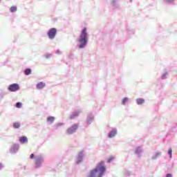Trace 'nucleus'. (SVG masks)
Instances as JSON below:
<instances>
[{
  "label": "nucleus",
  "mask_w": 177,
  "mask_h": 177,
  "mask_svg": "<svg viewBox=\"0 0 177 177\" xmlns=\"http://www.w3.org/2000/svg\"><path fill=\"white\" fill-rule=\"evenodd\" d=\"M106 172V166H104V162H100L97 165L96 168L90 171L87 177H102Z\"/></svg>",
  "instance_id": "obj_1"
},
{
  "label": "nucleus",
  "mask_w": 177,
  "mask_h": 177,
  "mask_svg": "<svg viewBox=\"0 0 177 177\" xmlns=\"http://www.w3.org/2000/svg\"><path fill=\"white\" fill-rule=\"evenodd\" d=\"M78 42L80 44L79 46L80 49H82L86 46L88 44V34L86 33V28H84L81 32Z\"/></svg>",
  "instance_id": "obj_2"
},
{
  "label": "nucleus",
  "mask_w": 177,
  "mask_h": 177,
  "mask_svg": "<svg viewBox=\"0 0 177 177\" xmlns=\"http://www.w3.org/2000/svg\"><path fill=\"white\" fill-rule=\"evenodd\" d=\"M8 91H10V92H17V91H19V89H20V86H19L18 84H10L8 88Z\"/></svg>",
  "instance_id": "obj_3"
},
{
  "label": "nucleus",
  "mask_w": 177,
  "mask_h": 177,
  "mask_svg": "<svg viewBox=\"0 0 177 177\" xmlns=\"http://www.w3.org/2000/svg\"><path fill=\"white\" fill-rule=\"evenodd\" d=\"M57 32V30H56V28H50L48 32V38L50 39H53V38L56 37Z\"/></svg>",
  "instance_id": "obj_4"
},
{
  "label": "nucleus",
  "mask_w": 177,
  "mask_h": 177,
  "mask_svg": "<svg viewBox=\"0 0 177 177\" xmlns=\"http://www.w3.org/2000/svg\"><path fill=\"white\" fill-rule=\"evenodd\" d=\"M78 129V125L77 124H73L71 127L68 128L66 131V133L68 135H71L75 132V130Z\"/></svg>",
  "instance_id": "obj_5"
},
{
  "label": "nucleus",
  "mask_w": 177,
  "mask_h": 177,
  "mask_svg": "<svg viewBox=\"0 0 177 177\" xmlns=\"http://www.w3.org/2000/svg\"><path fill=\"white\" fill-rule=\"evenodd\" d=\"M42 161H44V160L41 157L37 158L35 159V165L37 168H38V167H41V164L42 163Z\"/></svg>",
  "instance_id": "obj_6"
},
{
  "label": "nucleus",
  "mask_w": 177,
  "mask_h": 177,
  "mask_svg": "<svg viewBox=\"0 0 177 177\" xmlns=\"http://www.w3.org/2000/svg\"><path fill=\"white\" fill-rule=\"evenodd\" d=\"M117 135V130L113 129L109 134V138H114Z\"/></svg>",
  "instance_id": "obj_7"
},
{
  "label": "nucleus",
  "mask_w": 177,
  "mask_h": 177,
  "mask_svg": "<svg viewBox=\"0 0 177 177\" xmlns=\"http://www.w3.org/2000/svg\"><path fill=\"white\" fill-rule=\"evenodd\" d=\"M20 143H27L28 142V139L26 136H22L19 138Z\"/></svg>",
  "instance_id": "obj_8"
},
{
  "label": "nucleus",
  "mask_w": 177,
  "mask_h": 177,
  "mask_svg": "<svg viewBox=\"0 0 177 177\" xmlns=\"http://www.w3.org/2000/svg\"><path fill=\"white\" fill-rule=\"evenodd\" d=\"M44 86H45V84L42 82H40L37 84V89H42V88H44Z\"/></svg>",
  "instance_id": "obj_9"
},
{
  "label": "nucleus",
  "mask_w": 177,
  "mask_h": 177,
  "mask_svg": "<svg viewBox=\"0 0 177 177\" xmlns=\"http://www.w3.org/2000/svg\"><path fill=\"white\" fill-rule=\"evenodd\" d=\"M54 121H55V117L50 116L47 118V122H48V124H52Z\"/></svg>",
  "instance_id": "obj_10"
},
{
  "label": "nucleus",
  "mask_w": 177,
  "mask_h": 177,
  "mask_svg": "<svg viewBox=\"0 0 177 177\" xmlns=\"http://www.w3.org/2000/svg\"><path fill=\"white\" fill-rule=\"evenodd\" d=\"M137 104H143L145 103V100L143 98H138L136 100Z\"/></svg>",
  "instance_id": "obj_11"
},
{
  "label": "nucleus",
  "mask_w": 177,
  "mask_h": 177,
  "mask_svg": "<svg viewBox=\"0 0 177 177\" xmlns=\"http://www.w3.org/2000/svg\"><path fill=\"white\" fill-rule=\"evenodd\" d=\"M80 115V113L78 112H75L73 114H72L71 116H70V119L71 120H74V118L75 117H78V115Z\"/></svg>",
  "instance_id": "obj_12"
},
{
  "label": "nucleus",
  "mask_w": 177,
  "mask_h": 177,
  "mask_svg": "<svg viewBox=\"0 0 177 177\" xmlns=\"http://www.w3.org/2000/svg\"><path fill=\"white\" fill-rule=\"evenodd\" d=\"M24 74L26 75H30V74H31V69L30 68H26L24 71Z\"/></svg>",
  "instance_id": "obj_13"
},
{
  "label": "nucleus",
  "mask_w": 177,
  "mask_h": 177,
  "mask_svg": "<svg viewBox=\"0 0 177 177\" xmlns=\"http://www.w3.org/2000/svg\"><path fill=\"white\" fill-rule=\"evenodd\" d=\"M10 10L12 13H13V12H16L17 10V7L16 6H12L10 8Z\"/></svg>",
  "instance_id": "obj_14"
},
{
  "label": "nucleus",
  "mask_w": 177,
  "mask_h": 177,
  "mask_svg": "<svg viewBox=\"0 0 177 177\" xmlns=\"http://www.w3.org/2000/svg\"><path fill=\"white\" fill-rule=\"evenodd\" d=\"M13 127L15 128V129L20 128V123H19V122H15V123L13 124Z\"/></svg>",
  "instance_id": "obj_15"
},
{
  "label": "nucleus",
  "mask_w": 177,
  "mask_h": 177,
  "mask_svg": "<svg viewBox=\"0 0 177 177\" xmlns=\"http://www.w3.org/2000/svg\"><path fill=\"white\" fill-rule=\"evenodd\" d=\"M92 121H93V116L88 117L87 119L88 124H91V122H92Z\"/></svg>",
  "instance_id": "obj_16"
},
{
  "label": "nucleus",
  "mask_w": 177,
  "mask_h": 177,
  "mask_svg": "<svg viewBox=\"0 0 177 177\" xmlns=\"http://www.w3.org/2000/svg\"><path fill=\"white\" fill-rule=\"evenodd\" d=\"M128 100H129L128 97L123 98V100H122V104L125 105L127 104V102H128Z\"/></svg>",
  "instance_id": "obj_17"
},
{
  "label": "nucleus",
  "mask_w": 177,
  "mask_h": 177,
  "mask_svg": "<svg viewBox=\"0 0 177 177\" xmlns=\"http://www.w3.org/2000/svg\"><path fill=\"white\" fill-rule=\"evenodd\" d=\"M21 106H22L21 102H17V103H16V107H17V109H21Z\"/></svg>",
  "instance_id": "obj_18"
},
{
  "label": "nucleus",
  "mask_w": 177,
  "mask_h": 177,
  "mask_svg": "<svg viewBox=\"0 0 177 177\" xmlns=\"http://www.w3.org/2000/svg\"><path fill=\"white\" fill-rule=\"evenodd\" d=\"M84 157V151H81L79 153V158H82Z\"/></svg>",
  "instance_id": "obj_19"
},
{
  "label": "nucleus",
  "mask_w": 177,
  "mask_h": 177,
  "mask_svg": "<svg viewBox=\"0 0 177 177\" xmlns=\"http://www.w3.org/2000/svg\"><path fill=\"white\" fill-rule=\"evenodd\" d=\"M168 153H169V156H170V158L172 157V149H169V150H168Z\"/></svg>",
  "instance_id": "obj_20"
},
{
  "label": "nucleus",
  "mask_w": 177,
  "mask_h": 177,
  "mask_svg": "<svg viewBox=\"0 0 177 177\" xmlns=\"http://www.w3.org/2000/svg\"><path fill=\"white\" fill-rule=\"evenodd\" d=\"M64 124L63 123H57L55 124L56 128H59V127H63Z\"/></svg>",
  "instance_id": "obj_21"
},
{
  "label": "nucleus",
  "mask_w": 177,
  "mask_h": 177,
  "mask_svg": "<svg viewBox=\"0 0 177 177\" xmlns=\"http://www.w3.org/2000/svg\"><path fill=\"white\" fill-rule=\"evenodd\" d=\"M30 158L31 159L34 158V153L30 154Z\"/></svg>",
  "instance_id": "obj_22"
},
{
  "label": "nucleus",
  "mask_w": 177,
  "mask_h": 177,
  "mask_svg": "<svg viewBox=\"0 0 177 177\" xmlns=\"http://www.w3.org/2000/svg\"><path fill=\"white\" fill-rule=\"evenodd\" d=\"M166 177H172V174H167Z\"/></svg>",
  "instance_id": "obj_23"
},
{
  "label": "nucleus",
  "mask_w": 177,
  "mask_h": 177,
  "mask_svg": "<svg viewBox=\"0 0 177 177\" xmlns=\"http://www.w3.org/2000/svg\"><path fill=\"white\" fill-rule=\"evenodd\" d=\"M111 160H113V159L108 160V162H110L111 161Z\"/></svg>",
  "instance_id": "obj_24"
},
{
  "label": "nucleus",
  "mask_w": 177,
  "mask_h": 177,
  "mask_svg": "<svg viewBox=\"0 0 177 177\" xmlns=\"http://www.w3.org/2000/svg\"><path fill=\"white\" fill-rule=\"evenodd\" d=\"M2 168V165L0 164V169Z\"/></svg>",
  "instance_id": "obj_25"
},
{
  "label": "nucleus",
  "mask_w": 177,
  "mask_h": 177,
  "mask_svg": "<svg viewBox=\"0 0 177 177\" xmlns=\"http://www.w3.org/2000/svg\"><path fill=\"white\" fill-rule=\"evenodd\" d=\"M167 2H168V1H169V0H166Z\"/></svg>",
  "instance_id": "obj_26"
},
{
  "label": "nucleus",
  "mask_w": 177,
  "mask_h": 177,
  "mask_svg": "<svg viewBox=\"0 0 177 177\" xmlns=\"http://www.w3.org/2000/svg\"><path fill=\"white\" fill-rule=\"evenodd\" d=\"M47 58L49 57L48 56L46 57Z\"/></svg>",
  "instance_id": "obj_27"
}]
</instances>
